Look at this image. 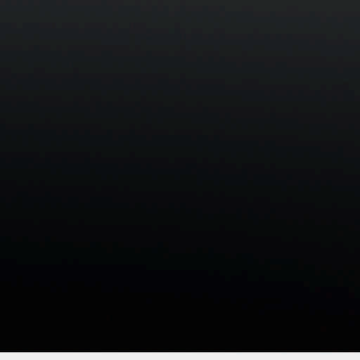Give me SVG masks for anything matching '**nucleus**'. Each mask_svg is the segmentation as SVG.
<instances>
[{"label":"nucleus","instance_id":"nucleus-1","mask_svg":"<svg viewBox=\"0 0 360 360\" xmlns=\"http://www.w3.org/2000/svg\"><path fill=\"white\" fill-rule=\"evenodd\" d=\"M97 248L98 242L96 241V240L91 238V245H89V247L85 248L84 252L85 254H92L95 252Z\"/></svg>","mask_w":360,"mask_h":360},{"label":"nucleus","instance_id":"nucleus-2","mask_svg":"<svg viewBox=\"0 0 360 360\" xmlns=\"http://www.w3.org/2000/svg\"><path fill=\"white\" fill-rule=\"evenodd\" d=\"M129 250H131V252H133V251H134V248H131V249H129Z\"/></svg>","mask_w":360,"mask_h":360},{"label":"nucleus","instance_id":"nucleus-3","mask_svg":"<svg viewBox=\"0 0 360 360\" xmlns=\"http://www.w3.org/2000/svg\"><path fill=\"white\" fill-rule=\"evenodd\" d=\"M113 2H117V0H113Z\"/></svg>","mask_w":360,"mask_h":360}]
</instances>
